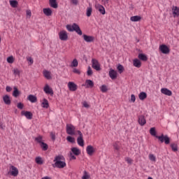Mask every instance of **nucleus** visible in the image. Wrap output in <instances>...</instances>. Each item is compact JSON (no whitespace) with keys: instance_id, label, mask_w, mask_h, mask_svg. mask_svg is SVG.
<instances>
[{"instance_id":"f257e3e1","label":"nucleus","mask_w":179,"mask_h":179,"mask_svg":"<svg viewBox=\"0 0 179 179\" xmlns=\"http://www.w3.org/2000/svg\"><path fill=\"white\" fill-rule=\"evenodd\" d=\"M150 135H152V136H155V138L159 139V141H160L161 143H163V142H164V143L166 145H169L170 143V138H169V136H167V135L164 136L163 134H162L161 136H157L156 135V128H155V127H152L150 129Z\"/></svg>"},{"instance_id":"f03ea898","label":"nucleus","mask_w":179,"mask_h":179,"mask_svg":"<svg viewBox=\"0 0 179 179\" xmlns=\"http://www.w3.org/2000/svg\"><path fill=\"white\" fill-rule=\"evenodd\" d=\"M54 164L52 167H57V169H64L66 167V163L65 162V157L63 155H57L53 160Z\"/></svg>"},{"instance_id":"7ed1b4c3","label":"nucleus","mask_w":179,"mask_h":179,"mask_svg":"<svg viewBox=\"0 0 179 179\" xmlns=\"http://www.w3.org/2000/svg\"><path fill=\"white\" fill-rule=\"evenodd\" d=\"M66 29L69 31H76L78 36H82L83 32L82 30L80 29V27L79 25L76 23H73V24H67L66 25Z\"/></svg>"},{"instance_id":"20e7f679","label":"nucleus","mask_w":179,"mask_h":179,"mask_svg":"<svg viewBox=\"0 0 179 179\" xmlns=\"http://www.w3.org/2000/svg\"><path fill=\"white\" fill-rule=\"evenodd\" d=\"M76 128L73 124H67L66 126V131L68 135H76Z\"/></svg>"},{"instance_id":"39448f33","label":"nucleus","mask_w":179,"mask_h":179,"mask_svg":"<svg viewBox=\"0 0 179 179\" xmlns=\"http://www.w3.org/2000/svg\"><path fill=\"white\" fill-rule=\"evenodd\" d=\"M92 68L95 69V71H101V67H100V63L99 60L96 59H92Z\"/></svg>"},{"instance_id":"423d86ee","label":"nucleus","mask_w":179,"mask_h":179,"mask_svg":"<svg viewBox=\"0 0 179 179\" xmlns=\"http://www.w3.org/2000/svg\"><path fill=\"white\" fill-rule=\"evenodd\" d=\"M77 132L79 135L77 138L78 145H79V146H85V141H83V134H82V131L78 130Z\"/></svg>"},{"instance_id":"0eeeda50","label":"nucleus","mask_w":179,"mask_h":179,"mask_svg":"<svg viewBox=\"0 0 179 179\" xmlns=\"http://www.w3.org/2000/svg\"><path fill=\"white\" fill-rule=\"evenodd\" d=\"M43 92H45V93L46 94H50V96H53L54 95V91L52 90V88L50 87V85H48V84H46L43 88Z\"/></svg>"},{"instance_id":"6e6552de","label":"nucleus","mask_w":179,"mask_h":179,"mask_svg":"<svg viewBox=\"0 0 179 179\" xmlns=\"http://www.w3.org/2000/svg\"><path fill=\"white\" fill-rule=\"evenodd\" d=\"M59 37L62 41H66V40H68V34L66 32V31H61L59 33Z\"/></svg>"},{"instance_id":"1a4fd4ad","label":"nucleus","mask_w":179,"mask_h":179,"mask_svg":"<svg viewBox=\"0 0 179 179\" xmlns=\"http://www.w3.org/2000/svg\"><path fill=\"white\" fill-rule=\"evenodd\" d=\"M159 50L161 51V52H162V54H169L170 53V49L166 45H161L159 46Z\"/></svg>"},{"instance_id":"9d476101","label":"nucleus","mask_w":179,"mask_h":179,"mask_svg":"<svg viewBox=\"0 0 179 179\" xmlns=\"http://www.w3.org/2000/svg\"><path fill=\"white\" fill-rule=\"evenodd\" d=\"M10 173V175L13 176V177H17V174H19V170H17V168H16L15 166L11 165Z\"/></svg>"},{"instance_id":"9b49d317","label":"nucleus","mask_w":179,"mask_h":179,"mask_svg":"<svg viewBox=\"0 0 179 179\" xmlns=\"http://www.w3.org/2000/svg\"><path fill=\"white\" fill-rule=\"evenodd\" d=\"M95 8L101 15H106V8H104V6L99 3L95 4Z\"/></svg>"},{"instance_id":"f8f14e48","label":"nucleus","mask_w":179,"mask_h":179,"mask_svg":"<svg viewBox=\"0 0 179 179\" xmlns=\"http://www.w3.org/2000/svg\"><path fill=\"white\" fill-rule=\"evenodd\" d=\"M68 87L71 92H76L78 90V85L73 82H69L68 83Z\"/></svg>"},{"instance_id":"ddd939ff","label":"nucleus","mask_w":179,"mask_h":179,"mask_svg":"<svg viewBox=\"0 0 179 179\" xmlns=\"http://www.w3.org/2000/svg\"><path fill=\"white\" fill-rule=\"evenodd\" d=\"M21 115H24L27 120H31L33 118V113L30 111L22 110L21 112Z\"/></svg>"},{"instance_id":"4468645a","label":"nucleus","mask_w":179,"mask_h":179,"mask_svg":"<svg viewBox=\"0 0 179 179\" xmlns=\"http://www.w3.org/2000/svg\"><path fill=\"white\" fill-rule=\"evenodd\" d=\"M83 40L86 41V43H93L94 41V37L92 36H87L86 34L83 35Z\"/></svg>"},{"instance_id":"2eb2a0df","label":"nucleus","mask_w":179,"mask_h":179,"mask_svg":"<svg viewBox=\"0 0 179 179\" xmlns=\"http://www.w3.org/2000/svg\"><path fill=\"white\" fill-rule=\"evenodd\" d=\"M161 93H162V94H165V96H172L173 94V92H171V90L167 88L161 89Z\"/></svg>"},{"instance_id":"dca6fc26","label":"nucleus","mask_w":179,"mask_h":179,"mask_svg":"<svg viewBox=\"0 0 179 179\" xmlns=\"http://www.w3.org/2000/svg\"><path fill=\"white\" fill-rule=\"evenodd\" d=\"M109 76L113 80L117 79V71H115L114 69H110L109 71Z\"/></svg>"},{"instance_id":"f3484780","label":"nucleus","mask_w":179,"mask_h":179,"mask_svg":"<svg viewBox=\"0 0 179 179\" xmlns=\"http://www.w3.org/2000/svg\"><path fill=\"white\" fill-rule=\"evenodd\" d=\"M3 101H4V103L7 106H10V104L12 103V101H10V97L9 96V95H4L3 96Z\"/></svg>"},{"instance_id":"a211bd4d","label":"nucleus","mask_w":179,"mask_h":179,"mask_svg":"<svg viewBox=\"0 0 179 179\" xmlns=\"http://www.w3.org/2000/svg\"><path fill=\"white\" fill-rule=\"evenodd\" d=\"M87 153L89 155V156H92L93 153L95 152L94 148L92 145H88L86 148Z\"/></svg>"},{"instance_id":"6ab92c4d","label":"nucleus","mask_w":179,"mask_h":179,"mask_svg":"<svg viewBox=\"0 0 179 179\" xmlns=\"http://www.w3.org/2000/svg\"><path fill=\"white\" fill-rule=\"evenodd\" d=\"M49 5L54 9H57V8H58V3H57V0H49Z\"/></svg>"},{"instance_id":"aec40b11","label":"nucleus","mask_w":179,"mask_h":179,"mask_svg":"<svg viewBox=\"0 0 179 179\" xmlns=\"http://www.w3.org/2000/svg\"><path fill=\"white\" fill-rule=\"evenodd\" d=\"M138 124H140L141 127H143V125L146 124V119H145V116L141 115L138 117Z\"/></svg>"},{"instance_id":"412c9836","label":"nucleus","mask_w":179,"mask_h":179,"mask_svg":"<svg viewBox=\"0 0 179 179\" xmlns=\"http://www.w3.org/2000/svg\"><path fill=\"white\" fill-rule=\"evenodd\" d=\"M133 65L136 68H141V66H142V63L141 62L140 59H135L133 60Z\"/></svg>"},{"instance_id":"4be33fe9","label":"nucleus","mask_w":179,"mask_h":179,"mask_svg":"<svg viewBox=\"0 0 179 179\" xmlns=\"http://www.w3.org/2000/svg\"><path fill=\"white\" fill-rule=\"evenodd\" d=\"M43 12L45 16H51L52 15V10L50 8H43Z\"/></svg>"},{"instance_id":"5701e85b","label":"nucleus","mask_w":179,"mask_h":179,"mask_svg":"<svg viewBox=\"0 0 179 179\" xmlns=\"http://www.w3.org/2000/svg\"><path fill=\"white\" fill-rule=\"evenodd\" d=\"M173 15V17H176V16H179V8L177 6H173L172 8Z\"/></svg>"},{"instance_id":"b1692460","label":"nucleus","mask_w":179,"mask_h":179,"mask_svg":"<svg viewBox=\"0 0 179 179\" xmlns=\"http://www.w3.org/2000/svg\"><path fill=\"white\" fill-rule=\"evenodd\" d=\"M131 22H141L142 20V17L139 15H134L130 17Z\"/></svg>"},{"instance_id":"393cba45","label":"nucleus","mask_w":179,"mask_h":179,"mask_svg":"<svg viewBox=\"0 0 179 179\" xmlns=\"http://www.w3.org/2000/svg\"><path fill=\"white\" fill-rule=\"evenodd\" d=\"M71 152L75 155L76 156H79L80 155V150H79L78 148H72Z\"/></svg>"},{"instance_id":"a878e982","label":"nucleus","mask_w":179,"mask_h":179,"mask_svg":"<svg viewBox=\"0 0 179 179\" xmlns=\"http://www.w3.org/2000/svg\"><path fill=\"white\" fill-rule=\"evenodd\" d=\"M28 100L31 101V103H36V101H37V96L30 94L28 96Z\"/></svg>"},{"instance_id":"bb28decb","label":"nucleus","mask_w":179,"mask_h":179,"mask_svg":"<svg viewBox=\"0 0 179 179\" xmlns=\"http://www.w3.org/2000/svg\"><path fill=\"white\" fill-rule=\"evenodd\" d=\"M43 76L46 78V79H51V72L47 71V70H44L43 71Z\"/></svg>"},{"instance_id":"cd10ccee","label":"nucleus","mask_w":179,"mask_h":179,"mask_svg":"<svg viewBox=\"0 0 179 179\" xmlns=\"http://www.w3.org/2000/svg\"><path fill=\"white\" fill-rule=\"evenodd\" d=\"M86 87H93L94 86V83L91 80H86L85 81Z\"/></svg>"},{"instance_id":"c85d7f7f","label":"nucleus","mask_w":179,"mask_h":179,"mask_svg":"<svg viewBox=\"0 0 179 179\" xmlns=\"http://www.w3.org/2000/svg\"><path fill=\"white\" fill-rule=\"evenodd\" d=\"M13 90H14L13 92V97H17L20 94V92L16 87H14Z\"/></svg>"},{"instance_id":"c756f323","label":"nucleus","mask_w":179,"mask_h":179,"mask_svg":"<svg viewBox=\"0 0 179 179\" xmlns=\"http://www.w3.org/2000/svg\"><path fill=\"white\" fill-rule=\"evenodd\" d=\"M35 162L36 163V164H43L44 161H43V158H41V157H36L35 158Z\"/></svg>"},{"instance_id":"7c9ffc66","label":"nucleus","mask_w":179,"mask_h":179,"mask_svg":"<svg viewBox=\"0 0 179 179\" xmlns=\"http://www.w3.org/2000/svg\"><path fill=\"white\" fill-rule=\"evenodd\" d=\"M138 97L141 100H145L148 97V94L146 92H142L139 94Z\"/></svg>"},{"instance_id":"2f4dec72","label":"nucleus","mask_w":179,"mask_h":179,"mask_svg":"<svg viewBox=\"0 0 179 179\" xmlns=\"http://www.w3.org/2000/svg\"><path fill=\"white\" fill-rule=\"evenodd\" d=\"M42 107L43 108H48V107H50V105L48 103V100L44 99L43 101V103H42Z\"/></svg>"},{"instance_id":"473e14b6","label":"nucleus","mask_w":179,"mask_h":179,"mask_svg":"<svg viewBox=\"0 0 179 179\" xmlns=\"http://www.w3.org/2000/svg\"><path fill=\"white\" fill-rule=\"evenodd\" d=\"M10 5L12 8H17L18 2L16 0L10 1Z\"/></svg>"},{"instance_id":"72a5a7b5","label":"nucleus","mask_w":179,"mask_h":179,"mask_svg":"<svg viewBox=\"0 0 179 179\" xmlns=\"http://www.w3.org/2000/svg\"><path fill=\"white\" fill-rule=\"evenodd\" d=\"M92 12H93V9L92 8V6L87 8L86 15L87 16V17H90V16H92Z\"/></svg>"},{"instance_id":"f704fd0d","label":"nucleus","mask_w":179,"mask_h":179,"mask_svg":"<svg viewBox=\"0 0 179 179\" xmlns=\"http://www.w3.org/2000/svg\"><path fill=\"white\" fill-rule=\"evenodd\" d=\"M79 65V63L78 62V59H73V60L71 62V66L72 68H76Z\"/></svg>"},{"instance_id":"c9c22d12","label":"nucleus","mask_w":179,"mask_h":179,"mask_svg":"<svg viewBox=\"0 0 179 179\" xmlns=\"http://www.w3.org/2000/svg\"><path fill=\"white\" fill-rule=\"evenodd\" d=\"M41 148H42L43 150L45 151L48 150V145L47 143L43 142L40 144Z\"/></svg>"},{"instance_id":"e433bc0d","label":"nucleus","mask_w":179,"mask_h":179,"mask_svg":"<svg viewBox=\"0 0 179 179\" xmlns=\"http://www.w3.org/2000/svg\"><path fill=\"white\" fill-rule=\"evenodd\" d=\"M171 148L173 152H177V150H178V145L177 143H171Z\"/></svg>"},{"instance_id":"4c0bfd02","label":"nucleus","mask_w":179,"mask_h":179,"mask_svg":"<svg viewBox=\"0 0 179 179\" xmlns=\"http://www.w3.org/2000/svg\"><path fill=\"white\" fill-rule=\"evenodd\" d=\"M138 58L141 60V61H148V57H146L145 55L140 53L138 55Z\"/></svg>"},{"instance_id":"58836bf2","label":"nucleus","mask_w":179,"mask_h":179,"mask_svg":"<svg viewBox=\"0 0 179 179\" xmlns=\"http://www.w3.org/2000/svg\"><path fill=\"white\" fill-rule=\"evenodd\" d=\"M90 175L87 173V171H83V176L82 177V179H90Z\"/></svg>"},{"instance_id":"ea45409f","label":"nucleus","mask_w":179,"mask_h":179,"mask_svg":"<svg viewBox=\"0 0 179 179\" xmlns=\"http://www.w3.org/2000/svg\"><path fill=\"white\" fill-rule=\"evenodd\" d=\"M117 69L119 73H122V72H124V66L121 64H118Z\"/></svg>"},{"instance_id":"a19ab883","label":"nucleus","mask_w":179,"mask_h":179,"mask_svg":"<svg viewBox=\"0 0 179 179\" xmlns=\"http://www.w3.org/2000/svg\"><path fill=\"white\" fill-rule=\"evenodd\" d=\"M66 141L68 142H70V143H75V138H73L71 136H69L66 137Z\"/></svg>"},{"instance_id":"79ce46f5","label":"nucleus","mask_w":179,"mask_h":179,"mask_svg":"<svg viewBox=\"0 0 179 179\" xmlns=\"http://www.w3.org/2000/svg\"><path fill=\"white\" fill-rule=\"evenodd\" d=\"M13 72L14 75H17V76H20V73H22V71L19 70L18 69H14L13 70Z\"/></svg>"},{"instance_id":"37998d69","label":"nucleus","mask_w":179,"mask_h":179,"mask_svg":"<svg viewBox=\"0 0 179 179\" xmlns=\"http://www.w3.org/2000/svg\"><path fill=\"white\" fill-rule=\"evenodd\" d=\"M35 141L41 145V143H43V136H38V137L35 138Z\"/></svg>"},{"instance_id":"c03bdc74","label":"nucleus","mask_w":179,"mask_h":179,"mask_svg":"<svg viewBox=\"0 0 179 179\" xmlns=\"http://www.w3.org/2000/svg\"><path fill=\"white\" fill-rule=\"evenodd\" d=\"M15 61V59L13 58V56H10L7 58V62H8V64H13Z\"/></svg>"},{"instance_id":"a18cd8bd","label":"nucleus","mask_w":179,"mask_h":179,"mask_svg":"<svg viewBox=\"0 0 179 179\" xmlns=\"http://www.w3.org/2000/svg\"><path fill=\"white\" fill-rule=\"evenodd\" d=\"M87 75L88 76H92L93 75V70H92V67L89 66L87 71Z\"/></svg>"},{"instance_id":"49530a36","label":"nucleus","mask_w":179,"mask_h":179,"mask_svg":"<svg viewBox=\"0 0 179 179\" xmlns=\"http://www.w3.org/2000/svg\"><path fill=\"white\" fill-rule=\"evenodd\" d=\"M149 159L151 161V162H156V157L155 156V155L153 154H150L149 156Z\"/></svg>"},{"instance_id":"de8ad7c7","label":"nucleus","mask_w":179,"mask_h":179,"mask_svg":"<svg viewBox=\"0 0 179 179\" xmlns=\"http://www.w3.org/2000/svg\"><path fill=\"white\" fill-rule=\"evenodd\" d=\"M100 90L102 92V93H106V92H107L108 89H107V86L106 85H102L101 87H100Z\"/></svg>"},{"instance_id":"09e8293b","label":"nucleus","mask_w":179,"mask_h":179,"mask_svg":"<svg viewBox=\"0 0 179 179\" xmlns=\"http://www.w3.org/2000/svg\"><path fill=\"white\" fill-rule=\"evenodd\" d=\"M17 107L20 110H23V107H24V106L23 105V103L20 102V103H17Z\"/></svg>"},{"instance_id":"8fccbe9b","label":"nucleus","mask_w":179,"mask_h":179,"mask_svg":"<svg viewBox=\"0 0 179 179\" xmlns=\"http://www.w3.org/2000/svg\"><path fill=\"white\" fill-rule=\"evenodd\" d=\"M71 3L76 6L79 3V0H70Z\"/></svg>"},{"instance_id":"3c124183","label":"nucleus","mask_w":179,"mask_h":179,"mask_svg":"<svg viewBox=\"0 0 179 179\" xmlns=\"http://www.w3.org/2000/svg\"><path fill=\"white\" fill-rule=\"evenodd\" d=\"M27 61H28V62L29 63V65H33V62H34L33 58L27 57Z\"/></svg>"},{"instance_id":"603ef678","label":"nucleus","mask_w":179,"mask_h":179,"mask_svg":"<svg viewBox=\"0 0 179 179\" xmlns=\"http://www.w3.org/2000/svg\"><path fill=\"white\" fill-rule=\"evenodd\" d=\"M113 148L115 149V150H120V145H118V143H115L113 144Z\"/></svg>"},{"instance_id":"864d4df0","label":"nucleus","mask_w":179,"mask_h":179,"mask_svg":"<svg viewBox=\"0 0 179 179\" xmlns=\"http://www.w3.org/2000/svg\"><path fill=\"white\" fill-rule=\"evenodd\" d=\"M73 73H77V75H80V71L78 69H73Z\"/></svg>"},{"instance_id":"5fc2aeb1","label":"nucleus","mask_w":179,"mask_h":179,"mask_svg":"<svg viewBox=\"0 0 179 179\" xmlns=\"http://www.w3.org/2000/svg\"><path fill=\"white\" fill-rule=\"evenodd\" d=\"M126 162L128 163V164H132V159L129 157L125 158Z\"/></svg>"},{"instance_id":"6e6d98bb","label":"nucleus","mask_w":179,"mask_h":179,"mask_svg":"<svg viewBox=\"0 0 179 179\" xmlns=\"http://www.w3.org/2000/svg\"><path fill=\"white\" fill-rule=\"evenodd\" d=\"M136 100V98L135 97V95L134 94H131V101L132 103H135V101Z\"/></svg>"},{"instance_id":"4d7b16f0","label":"nucleus","mask_w":179,"mask_h":179,"mask_svg":"<svg viewBox=\"0 0 179 179\" xmlns=\"http://www.w3.org/2000/svg\"><path fill=\"white\" fill-rule=\"evenodd\" d=\"M27 17H31V11L30 10H27L26 11Z\"/></svg>"},{"instance_id":"13d9d810","label":"nucleus","mask_w":179,"mask_h":179,"mask_svg":"<svg viewBox=\"0 0 179 179\" xmlns=\"http://www.w3.org/2000/svg\"><path fill=\"white\" fill-rule=\"evenodd\" d=\"M103 4L106 6H108V2H109V0H102L101 1Z\"/></svg>"},{"instance_id":"bf43d9fd","label":"nucleus","mask_w":179,"mask_h":179,"mask_svg":"<svg viewBox=\"0 0 179 179\" xmlns=\"http://www.w3.org/2000/svg\"><path fill=\"white\" fill-rule=\"evenodd\" d=\"M83 105V107H85V108H89L90 107L89 103H87L86 101H84Z\"/></svg>"},{"instance_id":"052dcab7","label":"nucleus","mask_w":179,"mask_h":179,"mask_svg":"<svg viewBox=\"0 0 179 179\" xmlns=\"http://www.w3.org/2000/svg\"><path fill=\"white\" fill-rule=\"evenodd\" d=\"M50 136L53 141H55V134H54L53 132H51Z\"/></svg>"},{"instance_id":"680f3d73","label":"nucleus","mask_w":179,"mask_h":179,"mask_svg":"<svg viewBox=\"0 0 179 179\" xmlns=\"http://www.w3.org/2000/svg\"><path fill=\"white\" fill-rule=\"evenodd\" d=\"M6 92H12V87H9V86H7L6 87Z\"/></svg>"},{"instance_id":"e2e57ef3","label":"nucleus","mask_w":179,"mask_h":179,"mask_svg":"<svg viewBox=\"0 0 179 179\" xmlns=\"http://www.w3.org/2000/svg\"><path fill=\"white\" fill-rule=\"evenodd\" d=\"M71 159H72L73 160H76V157H75V155L71 154Z\"/></svg>"},{"instance_id":"0e129e2a","label":"nucleus","mask_w":179,"mask_h":179,"mask_svg":"<svg viewBox=\"0 0 179 179\" xmlns=\"http://www.w3.org/2000/svg\"><path fill=\"white\" fill-rule=\"evenodd\" d=\"M148 179H153V178H152V177H148Z\"/></svg>"},{"instance_id":"69168bd1","label":"nucleus","mask_w":179,"mask_h":179,"mask_svg":"<svg viewBox=\"0 0 179 179\" xmlns=\"http://www.w3.org/2000/svg\"><path fill=\"white\" fill-rule=\"evenodd\" d=\"M0 43H1V38H0Z\"/></svg>"}]
</instances>
